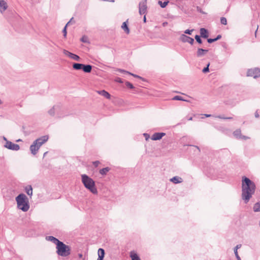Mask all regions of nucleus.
Listing matches in <instances>:
<instances>
[{
    "mask_svg": "<svg viewBox=\"0 0 260 260\" xmlns=\"http://www.w3.org/2000/svg\"><path fill=\"white\" fill-rule=\"evenodd\" d=\"M256 186L255 183L248 178L244 176L242 180V199L247 203L254 194Z\"/></svg>",
    "mask_w": 260,
    "mask_h": 260,
    "instance_id": "f257e3e1",
    "label": "nucleus"
},
{
    "mask_svg": "<svg viewBox=\"0 0 260 260\" xmlns=\"http://www.w3.org/2000/svg\"><path fill=\"white\" fill-rule=\"evenodd\" d=\"M16 201L18 209L23 212H26L29 208L28 200L27 197L23 193L19 194L16 198Z\"/></svg>",
    "mask_w": 260,
    "mask_h": 260,
    "instance_id": "f03ea898",
    "label": "nucleus"
},
{
    "mask_svg": "<svg viewBox=\"0 0 260 260\" xmlns=\"http://www.w3.org/2000/svg\"><path fill=\"white\" fill-rule=\"evenodd\" d=\"M81 180L84 186L92 193L96 194L98 193L97 189L95 186V182L92 179L86 174H83L81 175Z\"/></svg>",
    "mask_w": 260,
    "mask_h": 260,
    "instance_id": "7ed1b4c3",
    "label": "nucleus"
},
{
    "mask_svg": "<svg viewBox=\"0 0 260 260\" xmlns=\"http://www.w3.org/2000/svg\"><path fill=\"white\" fill-rule=\"evenodd\" d=\"M56 248L57 249L56 252L59 256L66 257L71 254L70 247L61 241L56 245Z\"/></svg>",
    "mask_w": 260,
    "mask_h": 260,
    "instance_id": "20e7f679",
    "label": "nucleus"
},
{
    "mask_svg": "<svg viewBox=\"0 0 260 260\" xmlns=\"http://www.w3.org/2000/svg\"><path fill=\"white\" fill-rule=\"evenodd\" d=\"M62 111V110L60 106L57 105H54L51 109H50L48 111V113L50 116H53L56 114L58 117L61 118L64 116V115L61 114Z\"/></svg>",
    "mask_w": 260,
    "mask_h": 260,
    "instance_id": "39448f33",
    "label": "nucleus"
},
{
    "mask_svg": "<svg viewBox=\"0 0 260 260\" xmlns=\"http://www.w3.org/2000/svg\"><path fill=\"white\" fill-rule=\"evenodd\" d=\"M147 10V0H143L139 4V13L140 15L146 14Z\"/></svg>",
    "mask_w": 260,
    "mask_h": 260,
    "instance_id": "423d86ee",
    "label": "nucleus"
},
{
    "mask_svg": "<svg viewBox=\"0 0 260 260\" xmlns=\"http://www.w3.org/2000/svg\"><path fill=\"white\" fill-rule=\"evenodd\" d=\"M247 76L253 77L254 78H256L260 76V69L258 68L249 69L247 72Z\"/></svg>",
    "mask_w": 260,
    "mask_h": 260,
    "instance_id": "0eeeda50",
    "label": "nucleus"
},
{
    "mask_svg": "<svg viewBox=\"0 0 260 260\" xmlns=\"http://www.w3.org/2000/svg\"><path fill=\"white\" fill-rule=\"evenodd\" d=\"M4 146L9 149L12 150L17 151L20 149V146L19 145L13 143L12 142L9 141H7V142L6 143Z\"/></svg>",
    "mask_w": 260,
    "mask_h": 260,
    "instance_id": "6e6552de",
    "label": "nucleus"
},
{
    "mask_svg": "<svg viewBox=\"0 0 260 260\" xmlns=\"http://www.w3.org/2000/svg\"><path fill=\"white\" fill-rule=\"evenodd\" d=\"M48 139L49 137L48 136H43L36 139L35 141H34V142L36 143L40 148L43 144H44L48 141Z\"/></svg>",
    "mask_w": 260,
    "mask_h": 260,
    "instance_id": "1a4fd4ad",
    "label": "nucleus"
},
{
    "mask_svg": "<svg viewBox=\"0 0 260 260\" xmlns=\"http://www.w3.org/2000/svg\"><path fill=\"white\" fill-rule=\"evenodd\" d=\"M180 40L183 43L187 42L191 45H192L194 42L193 38L188 37L184 34H182L180 36Z\"/></svg>",
    "mask_w": 260,
    "mask_h": 260,
    "instance_id": "9d476101",
    "label": "nucleus"
},
{
    "mask_svg": "<svg viewBox=\"0 0 260 260\" xmlns=\"http://www.w3.org/2000/svg\"><path fill=\"white\" fill-rule=\"evenodd\" d=\"M39 149H40V147L34 142L32 143V144L30 146V150L31 151V153L33 155H36Z\"/></svg>",
    "mask_w": 260,
    "mask_h": 260,
    "instance_id": "9b49d317",
    "label": "nucleus"
},
{
    "mask_svg": "<svg viewBox=\"0 0 260 260\" xmlns=\"http://www.w3.org/2000/svg\"><path fill=\"white\" fill-rule=\"evenodd\" d=\"M8 8V5L5 0H0V12L2 14Z\"/></svg>",
    "mask_w": 260,
    "mask_h": 260,
    "instance_id": "f8f14e48",
    "label": "nucleus"
},
{
    "mask_svg": "<svg viewBox=\"0 0 260 260\" xmlns=\"http://www.w3.org/2000/svg\"><path fill=\"white\" fill-rule=\"evenodd\" d=\"M166 134L164 133H155L152 135L151 139L153 140H158L161 139Z\"/></svg>",
    "mask_w": 260,
    "mask_h": 260,
    "instance_id": "ddd939ff",
    "label": "nucleus"
},
{
    "mask_svg": "<svg viewBox=\"0 0 260 260\" xmlns=\"http://www.w3.org/2000/svg\"><path fill=\"white\" fill-rule=\"evenodd\" d=\"M208 52V49H204L202 48H199L197 52V55L198 57H200L205 55L206 53Z\"/></svg>",
    "mask_w": 260,
    "mask_h": 260,
    "instance_id": "4468645a",
    "label": "nucleus"
},
{
    "mask_svg": "<svg viewBox=\"0 0 260 260\" xmlns=\"http://www.w3.org/2000/svg\"><path fill=\"white\" fill-rule=\"evenodd\" d=\"M201 37L203 38H208V31L207 29L205 28H201L200 30Z\"/></svg>",
    "mask_w": 260,
    "mask_h": 260,
    "instance_id": "2eb2a0df",
    "label": "nucleus"
},
{
    "mask_svg": "<svg viewBox=\"0 0 260 260\" xmlns=\"http://www.w3.org/2000/svg\"><path fill=\"white\" fill-rule=\"evenodd\" d=\"M46 239L48 241H51L56 245H57L60 242L58 239L53 236H47L46 237Z\"/></svg>",
    "mask_w": 260,
    "mask_h": 260,
    "instance_id": "dca6fc26",
    "label": "nucleus"
},
{
    "mask_svg": "<svg viewBox=\"0 0 260 260\" xmlns=\"http://www.w3.org/2000/svg\"><path fill=\"white\" fill-rule=\"evenodd\" d=\"M105 250L103 248H99L98 250V258L97 260H103L105 256Z\"/></svg>",
    "mask_w": 260,
    "mask_h": 260,
    "instance_id": "f3484780",
    "label": "nucleus"
},
{
    "mask_svg": "<svg viewBox=\"0 0 260 260\" xmlns=\"http://www.w3.org/2000/svg\"><path fill=\"white\" fill-rule=\"evenodd\" d=\"M92 70V66L90 64H84L82 68V70L87 73H90Z\"/></svg>",
    "mask_w": 260,
    "mask_h": 260,
    "instance_id": "a211bd4d",
    "label": "nucleus"
},
{
    "mask_svg": "<svg viewBox=\"0 0 260 260\" xmlns=\"http://www.w3.org/2000/svg\"><path fill=\"white\" fill-rule=\"evenodd\" d=\"M170 181L175 184L181 183L182 179L178 176H174L170 179Z\"/></svg>",
    "mask_w": 260,
    "mask_h": 260,
    "instance_id": "6ab92c4d",
    "label": "nucleus"
},
{
    "mask_svg": "<svg viewBox=\"0 0 260 260\" xmlns=\"http://www.w3.org/2000/svg\"><path fill=\"white\" fill-rule=\"evenodd\" d=\"M121 28L123 29V30L125 31V32L126 34H128L129 33V29L128 27V25H127V20L124 22L122 25H121Z\"/></svg>",
    "mask_w": 260,
    "mask_h": 260,
    "instance_id": "aec40b11",
    "label": "nucleus"
},
{
    "mask_svg": "<svg viewBox=\"0 0 260 260\" xmlns=\"http://www.w3.org/2000/svg\"><path fill=\"white\" fill-rule=\"evenodd\" d=\"M130 257L132 260H141L137 253L134 251L130 252Z\"/></svg>",
    "mask_w": 260,
    "mask_h": 260,
    "instance_id": "412c9836",
    "label": "nucleus"
},
{
    "mask_svg": "<svg viewBox=\"0 0 260 260\" xmlns=\"http://www.w3.org/2000/svg\"><path fill=\"white\" fill-rule=\"evenodd\" d=\"M98 92L100 94L105 97L107 99H110V97H111L110 94L107 91H105V90L99 91Z\"/></svg>",
    "mask_w": 260,
    "mask_h": 260,
    "instance_id": "4be33fe9",
    "label": "nucleus"
},
{
    "mask_svg": "<svg viewBox=\"0 0 260 260\" xmlns=\"http://www.w3.org/2000/svg\"><path fill=\"white\" fill-rule=\"evenodd\" d=\"M83 64L80 63H74L73 64V68L76 70H82Z\"/></svg>",
    "mask_w": 260,
    "mask_h": 260,
    "instance_id": "5701e85b",
    "label": "nucleus"
},
{
    "mask_svg": "<svg viewBox=\"0 0 260 260\" xmlns=\"http://www.w3.org/2000/svg\"><path fill=\"white\" fill-rule=\"evenodd\" d=\"M241 244H238L237 245L235 248H234V253L235 254V256L236 257V258L237 259V260H241L240 257L239 256V255H238V249L241 248Z\"/></svg>",
    "mask_w": 260,
    "mask_h": 260,
    "instance_id": "b1692460",
    "label": "nucleus"
},
{
    "mask_svg": "<svg viewBox=\"0 0 260 260\" xmlns=\"http://www.w3.org/2000/svg\"><path fill=\"white\" fill-rule=\"evenodd\" d=\"M25 190L26 193L31 197L32 194V188L31 185H28L25 187Z\"/></svg>",
    "mask_w": 260,
    "mask_h": 260,
    "instance_id": "393cba45",
    "label": "nucleus"
},
{
    "mask_svg": "<svg viewBox=\"0 0 260 260\" xmlns=\"http://www.w3.org/2000/svg\"><path fill=\"white\" fill-rule=\"evenodd\" d=\"M118 71L120 72V73H126V74H129L133 76H134V77H136V78H140V79H142V77H141L140 76L137 75H135V74H134L133 73H131L128 71H125L124 70H122V69H118Z\"/></svg>",
    "mask_w": 260,
    "mask_h": 260,
    "instance_id": "a878e982",
    "label": "nucleus"
},
{
    "mask_svg": "<svg viewBox=\"0 0 260 260\" xmlns=\"http://www.w3.org/2000/svg\"><path fill=\"white\" fill-rule=\"evenodd\" d=\"M233 135L237 138L240 139L241 137H242L241 130L239 129H236L234 132Z\"/></svg>",
    "mask_w": 260,
    "mask_h": 260,
    "instance_id": "bb28decb",
    "label": "nucleus"
},
{
    "mask_svg": "<svg viewBox=\"0 0 260 260\" xmlns=\"http://www.w3.org/2000/svg\"><path fill=\"white\" fill-rule=\"evenodd\" d=\"M110 170V168L108 167H106L103 169H102L100 170V173L102 175H106Z\"/></svg>",
    "mask_w": 260,
    "mask_h": 260,
    "instance_id": "cd10ccee",
    "label": "nucleus"
},
{
    "mask_svg": "<svg viewBox=\"0 0 260 260\" xmlns=\"http://www.w3.org/2000/svg\"><path fill=\"white\" fill-rule=\"evenodd\" d=\"M253 210L254 212L260 211V201L254 204L253 206Z\"/></svg>",
    "mask_w": 260,
    "mask_h": 260,
    "instance_id": "c85d7f7f",
    "label": "nucleus"
},
{
    "mask_svg": "<svg viewBox=\"0 0 260 260\" xmlns=\"http://www.w3.org/2000/svg\"><path fill=\"white\" fill-rule=\"evenodd\" d=\"M158 3L162 8H164L167 6L168 4L169 3V1H165L164 2H162L161 1H158Z\"/></svg>",
    "mask_w": 260,
    "mask_h": 260,
    "instance_id": "c756f323",
    "label": "nucleus"
},
{
    "mask_svg": "<svg viewBox=\"0 0 260 260\" xmlns=\"http://www.w3.org/2000/svg\"><path fill=\"white\" fill-rule=\"evenodd\" d=\"M72 19H73V18L71 19V20L70 21H69L67 23V24L64 26V28L63 29L62 32L63 34L64 37H66V36H67V27L70 24V23L71 22V21Z\"/></svg>",
    "mask_w": 260,
    "mask_h": 260,
    "instance_id": "7c9ffc66",
    "label": "nucleus"
},
{
    "mask_svg": "<svg viewBox=\"0 0 260 260\" xmlns=\"http://www.w3.org/2000/svg\"><path fill=\"white\" fill-rule=\"evenodd\" d=\"M63 53L64 55H67V56H68L69 57L71 58V56L73 55V53L69 52V51L68 50H66L65 49H64L63 50Z\"/></svg>",
    "mask_w": 260,
    "mask_h": 260,
    "instance_id": "2f4dec72",
    "label": "nucleus"
},
{
    "mask_svg": "<svg viewBox=\"0 0 260 260\" xmlns=\"http://www.w3.org/2000/svg\"><path fill=\"white\" fill-rule=\"evenodd\" d=\"M81 41L83 43H89L88 37L85 36H84L81 38Z\"/></svg>",
    "mask_w": 260,
    "mask_h": 260,
    "instance_id": "473e14b6",
    "label": "nucleus"
},
{
    "mask_svg": "<svg viewBox=\"0 0 260 260\" xmlns=\"http://www.w3.org/2000/svg\"><path fill=\"white\" fill-rule=\"evenodd\" d=\"M173 100H178V101H186L185 100H184L183 98L181 96L179 95H176L175 96L173 99Z\"/></svg>",
    "mask_w": 260,
    "mask_h": 260,
    "instance_id": "72a5a7b5",
    "label": "nucleus"
},
{
    "mask_svg": "<svg viewBox=\"0 0 260 260\" xmlns=\"http://www.w3.org/2000/svg\"><path fill=\"white\" fill-rule=\"evenodd\" d=\"M194 38L198 43H199V44L202 43V40L201 39V37L200 36L196 35Z\"/></svg>",
    "mask_w": 260,
    "mask_h": 260,
    "instance_id": "f704fd0d",
    "label": "nucleus"
},
{
    "mask_svg": "<svg viewBox=\"0 0 260 260\" xmlns=\"http://www.w3.org/2000/svg\"><path fill=\"white\" fill-rule=\"evenodd\" d=\"M71 58H72L75 60H76V61H79L80 59V57L78 55L75 54L74 53H73V55L71 56Z\"/></svg>",
    "mask_w": 260,
    "mask_h": 260,
    "instance_id": "c9c22d12",
    "label": "nucleus"
},
{
    "mask_svg": "<svg viewBox=\"0 0 260 260\" xmlns=\"http://www.w3.org/2000/svg\"><path fill=\"white\" fill-rule=\"evenodd\" d=\"M220 23L222 24L226 25L227 24V20L225 17H221L220 18Z\"/></svg>",
    "mask_w": 260,
    "mask_h": 260,
    "instance_id": "e433bc0d",
    "label": "nucleus"
},
{
    "mask_svg": "<svg viewBox=\"0 0 260 260\" xmlns=\"http://www.w3.org/2000/svg\"><path fill=\"white\" fill-rule=\"evenodd\" d=\"M125 85H126L128 88H129L130 89H133V88H134V86H133V85L131 83L129 82H128V81L126 82V83H125Z\"/></svg>",
    "mask_w": 260,
    "mask_h": 260,
    "instance_id": "4c0bfd02",
    "label": "nucleus"
},
{
    "mask_svg": "<svg viewBox=\"0 0 260 260\" xmlns=\"http://www.w3.org/2000/svg\"><path fill=\"white\" fill-rule=\"evenodd\" d=\"M210 66V63H209L207 67L204 68L203 70H202V72L204 73H207V72H209V67Z\"/></svg>",
    "mask_w": 260,
    "mask_h": 260,
    "instance_id": "58836bf2",
    "label": "nucleus"
},
{
    "mask_svg": "<svg viewBox=\"0 0 260 260\" xmlns=\"http://www.w3.org/2000/svg\"><path fill=\"white\" fill-rule=\"evenodd\" d=\"M193 29H186L185 30L184 33L188 35H191L192 32L193 31Z\"/></svg>",
    "mask_w": 260,
    "mask_h": 260,
    "instance_id": "ea45409f",
    "label": "nucleus"
},
{
    "mask_svg": "<svg viewBox=\"0 0 260 260\" xmlns=\"http://www.w3.org/2000/svg\"><path fill=\"white\" fill-rule=\"evenodd\" d=\"M215 41H216L215 38H214V39H211V38L207 39V42L209 43H213L214 42H215Z\"/></svg>",
    "mask_w": 260,
    "mask_h": 260,
    "instance_id": "a19ab883",
    "label": "nucleus"
},
{
    "mask_svg": "<svg viewBox=\"0 0 260 260\" xmlns=\"http://www.w3.org/2000/svg\"><path fill=\"white\" fill-rule=\"evenodd\" d=\"M92 163L95 167H97L98 166V165L100 164V161L98 160H96V161H93Z\"/></svg>",
    "mask_w": 260,
    "mask_h": 260,
    "instance_id": "79ce46f5",
    "label": "nucleus"
},
{
    "mask_svg": "<svg viewBox=\"0 0 260 260\" xmlns=\"http://www.w3.org/2000/svg\"><path fill=\"white\" fill-rule=\"evenodd\" d=\"M116 81L117 82H119V83H123V81L122 80V79L120 78H117L116 79Z\"/></svg>",
    "mask_w": 260,
    "mask_h": 260,
    "instance_id": "37998d69",
    "label": "nucleus"
},
{
    "mask_svg": "<svg viewBox=\"0 0 260 260\" xmlns=\"http://www.w3.org/2000/svg\"><path fill=\"white\" fill-rule=\"evenodd\" d=\"M215 117L218 118H220V119H225V117H224V116H221V115L216 116H215Z\"/></svg>",
    "mask_w": 260,
    "mask_h": 260,
    "instance_id": "c03bdc74",
    "label": "nucleus"
},
{
    "mask_svg": "<svg viewBox=\"0 0 260 260\" xmlns=\"http://www.w3.org/2000/svg\"><path fill=\"white\" fill-rule=\"evenodd\" d=\"M240 139H244V140H247V139H249V138L247 136L242 135V137H241Z\"/></svg>",
    "mask_w": 260,
    "mask_h": 260,
    "instance_id": "a18cd8bd",
    "label": "nucleus"
},
{
    "mask_svg": "<svg viewBox=\"0 0 260 260\" xmlns=\"http://www.w3.org/2000/svg\"><path fill=\"white\" fill-rule=\"evenodd\" d=\"M221 38V36L220 35H218L216 38H215V39H216V41H217L218 40H219Z\"/></svg>",
    "mask_w": 260,
    "mask_h": 260,
    "instance_id": "49530a36",
    "label": "nucleus"
},
{
    "mask_svg": "<svg viewBox=\"0 0 260 260\" xmlns=\"http://www.w3.org/2000/svg\"><path fill=\"white\" fill-rule=\"evenodd\" d=\"M255 117L256 118H258V117H259V114H258V113H257V112H256L255 113Z\"/></svg>",
    "mask_w": 260,
    "mask_h": 260,
    "instance_id": "de8ad7c7",
    "label": "nucleus"
},
{
    "mask_svg": "<svg viewBox=\"0 0 260 260\" xmlns=\"http://www.w3.org/2000/svg\"><path fill=\"white\" fill-rule=\"evenodd\" d=\"M205 117H210L211 116V115L210 114H205L204 115Z\"/></svg>",
    "mask_w": 260,
    "mask_h": 260,
    "instance_id": "09e8293b",
    "label": "nucleus"
},
{
    "mask_svg": "<svg viewBox=\"0 0 260 260\" xmlns=\"http://www.w3.org/2000/svg\"><path fill=\"white\" fill-rule=\"evenodd\" d=\"M144 15H146V14H144ZM143 21H144V22H145V23L146 22V15H144V18H143Z\"/></svg>",
    "mask_w": 260,
    "mask_h": 260,
    "instance_id": "8fccbe9b",
    "label": "nucleus"
},
{
    "mask_svg": "<svg viewBox=\"0 0 260 260\" xmlns=\"http://www.w3.org/2000/svg\"><path fill=\"white\" fill-rule=\"evenodd\" d=\"M232 118L231 117H225V119H232Z\"/></svg>",
    "mask_w": 260,
    "mask_h": 260,
    "instance_id": "3c124183",
    "label": "nucleus"
},
{
    "mask_svg": "<svg viewBox=\"0 0 260 260\" xmlns=\"http://www.w3.org/2000/svg\"><path fill=\"white\" fill-rule=\"evenodd\" d=\"M78 256L80 258H82V254L81 253H79L78 254Z\"/></svg>",
    "mask_w": 260,
    "mask_h": 260,
    "instance_id": "603ef678",
    "label": "nucleus"
},
{
    "mask_svg": "<svg viewBox=\"0 0 260 260\" xmlns=\"http://www.w3.org/2000/svg\"><path fill=\"white\" fill-rule=\"evenodd\" d=\"M4 140H5L6 142L7 141H8L6 139V138H5V137H4Z\"/></svg>",
    "mask_w": 260,
    "mask_h": 260,
    "instance_id": "864d4df0",
    "label": "nucleus"
},
{
    "mask_svg": "<svg viewBox=\"0 0 260 260\" xmlns=\"http://www.w3.org/2000/svg\"><path fill=\"white\" fill-rule=\"evenodd\" d=\"M192 119V118L191 117H190V118L188 119V120H191Z\"/></svg>",
    "mask_w": 260,
    "mask_h": 260,
    "instance_id": "5fc2aeb1",
    "label": "nucleus"
},
{
    "mask_svg": "<svg viewBox=\"0 0 260 260\" xmlns=\"http://www.w3.org/2000/svg\"><path fill=\"white\" fill-rule=\"evenodd\" d=\"M196 147L197 148V149H198L199 151H200V148H199V147L198 146H196Z\"/></svg>",
    "mask_w": 260,
    "mask_h": 260,
    "instance_id": "6e6d98bb",
    "label": "nucleus"
},
{
    "mask_svg": "<svg viewBox=\"0 0 260 260\" xmlns=\"http://www.w3.org/2000/svg\"><path fill=\"white\" fill-rule=\"evenodd\" d=\"M2 104V101H1V100L0 99V105H1Z\"/></svg>",
    "mask_w": 260,
    "mask_h": 260,
    "instance_id": "4d7b16f0",
    "label": "nucleus"
},
{
    "mask_svg": "<svg viewBox=\"0 0 260 260\" xmlns=\"http://www.w3.org/2000/svg\"><path fill=\"white\" fill-rule=\"evenodd\" d=\"M47 153V152H46L45 153H44V156Z\"/></svg>",
    "mask_w": 260,
    "mask_h": 260,
    "instance_id": "13d9d810",
    "label": "nucleus"
},
{
    "mask_svg": "<svg viewBox=\"0 0 260 260\" xmlns=\"http://www.w3.org/2000/svg\"><path fill=\"white\" fill-rule=\"evenodd\" d=\"M21 140L20 139H19L18 140H17V142H19V141H21Z\"/></svg>",
    "mask_w": 260,
    "mask_h": 260,
    "instance_id": "bf43d9fd",
    "label": "nucleus"
}]
</instances>
